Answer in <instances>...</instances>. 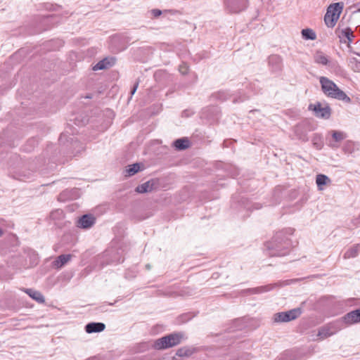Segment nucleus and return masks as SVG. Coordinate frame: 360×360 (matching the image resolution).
I'll return each instance as SVG.
<instances>
[{
    "instance_id": "obj_14",
    "label": "nucleus",
    "mask_w": 360,
    "mask_h": 360,
    "mask_svg": "<svg viewBox=\"0 0 360 360\" xmlns=\"http://www.w3.org/2000/svg\"><path fill=\"white\" fill-rule=\"evenodd\" d=\"M71 259L70 255H61L58 256L53 262V266L57 269H60L67 264Z\"/></svg>"
},
{
    "instance_id": "obj_12",
    "label": "nucleus",
    "mask_w": 360,
    "mask_h": 360,
    "mask_svg": "<svg viewBox=\"0 0 360 360\" xmlns=\"http://www.w3.org/2000/svg\"><path fill=\"white\" fill-rule=\"evenodd\" d=\"M143 169V165L141 163H134L125 169V176H131L136 174L138 172L141 171Z\"/></svg>"
},
{
    "instance_id": "obj_16",
    "label": "nucleus",
    "mask_w": 360,
    "mask_h": 360,
    "mask_svg": "<svg viewBox=\"0 0 360 360\" xmlns=\"http://www.w3.org/2000/svg\"><path fill=\"white\" fill-rule=\"evenodd\" d=\"M316 182L319 190H323L322 186L326 185L330 182V179L324 174H318Z\"/></svg>"
},
{
    "instance_id": "obj_15",
    "label": "nucleus",
    "mask_w": 360,
    "mask_h": 360,
    "mask_svg": "<svg viewBox=\"0 0 360 360\" xmlns=\"http://www.w3.org/2000/svg\"><path fill=\"white\" fill-rule=\"evenodd\" d=\"M360 252V244H355L350 247L344 254L345 259L356 257Z\"/></svg>"
},
{
    "instance_id": "obj_21",
    "label": "nucleus",
    "mask_w": 360,
    "mask_h": 360,
    "mask_svg": "<svg viewBox=\"0 0 360 360\" xmlns=\"http://www.w3.org/2000/svg\"><path fill=\"white\" fill-rule=\"evenodd\" d=\"M302 35L305 39L314 40L316 38V33L311 29H304L302 30Z\"/></svg>"
},
{
    "instance_id": "obj_23",
    "label": "nucleus",
    "mask_w": 360,
    "mask_h": 360,
    "mask_svg": "<svg viewBox=\"0 0 360 360\" xmlns=\"http://www.w3.org/2000/svg\"><path fill=\"white\" fill-rule=\"evenodd\" d=\"M332 136L336 142H340L346 138V134L342 131H333Z\"/></svg>"
},
{
    "instance_id": "obj_27",
    "label": "nucleus",
    "mask_w": 360,
    "mask_h": 360,
    "mask_svg": "<svg viewBox=\"0 0 360 360\" xmlns=\"http://www.w3.org/2000/svg\"><path fill=\"white\" fill-rule=\"evenodd\" d=\"M319 139V136H315L313 139V143L317 149H321L323 144L322 143H318L316 141Z\"/></svg>"
},
{
    "instance_id": "obj_36",
    "label": "nucleus",
    "mask_w": 360,
    "mask_h": 360,
    "mask_svg": "<svg viewBox=\"0 0 360 360\" xmlns=\"http://www.w3.org/2000/svg\"><path fill=\"white\" fill-rule=\"evenodd\" d=\"M358 11H359V12H360V8Z\"/></svg>"
},
{
    "instance_id": "obj_3",
    "label": "nucleus",
    "mask_w": 360,
    "mask_h": 360,
    "mask_svg": "<svg viewBox=\"0 0 360 360\" xmlns=\"http://www.w3.org/2000/svg\"><path fill=\"white\" fill-rule=\"evenodd\" d=\"M184 335L181 333H172L159 339V349H167L181 343Z\"/></svg>"
},
{
    "instance_id": "obj_17",
    "label": "nucleus",
    "mask_w": 360,
    "mask_h": 360,
    "mask_svg": "<svg viewBox=\"0 0 360 360\" xmlns=\"http://www.w3.org/2000/svg\"><path fill=\"white\" fill-rule=\"evenodd\" d=\"M153 189V184L150 181L138 186L136 188V191L140 193H144L151 191Z\"/></svg>"
},
{
    "instance_id": "obj_37",
    "label": "nucleus",
    "mask_w": 360,
    "mask_h": 360,
    "mask_svg": "<svg viewBox=\"0 0 360 360\" xmlns=\"http://www.w3.org/2000/svg\"><path fill=\"white\" fill-rule=\"evenodd\" d=\"M359 56H360V54H358Z\"/></svg>"
},
{
    "instance_id": "obj_32",
    "label": "nucleus",
    "mask_w": 360,
    "mask_h": 360,
    "mask_svg": "<svg viewBox=\"0 0 360 360\" xmlns=\"http://www.w3.org/2000/svg\"><path fill=\"white\" fill-rule=\"evenodd\" d=\"M3 235V230L0 229V237Z\"/></svg>"
},
{
    "instance_id": "obj_28",
    "label": "nucleus",
    "mask_w": 360,
    "mask_h": 360,
    "mask_svg": "<svg viewBox=\"0 0 360 360\" xmlns=\"http://www.w3.org/2000/svg\"><path fill=\"white\" fill-rule=\"evenodd\" d=\"M138 86H139V82H136V83L134 84V87L131 89V95H134L135 94V92H136L137 88H138Z\"/></svg>"
},
{
    "instance_id": "obj_19",
    "label": "nucleus",
    "mask_w": 360,
    "mask_h": 360,
    "mask_svg": "<svg viewBox=\"0 0 360 360\" xmlns=\"http://www.w3.org/2000/svg\"><path fill=\"white\" fill-rule=\"evenodd\" d=\"M334 334V332L331 331L328 327H322L319 330L317 336L320 338V340H323L328 337H330Z\"/></svg>"
},
{
    "instance_id": "obj_11",
    "label": "nucleus",
    "mask_w": 360,
    "mask_h": 360,
    "mask_svg": "<svg viewBox=\"0 0 360 360\" xmlns=\"http://www.w3.org/2000/svg\"><path fill=\"white\" fill-rule=\"evenodd\" d=\"M105 326L103 323H89L86 325L85 330L87 333H99L104 330Z\"/></svg>"
},
{
    "instance_id": "obj_8",
    "label": "nucleus",
    "mask_w": 360,
    "mask_h": 360,
    "mask_svg": "<svg viewBox=\"0 0 360 360\" xmlns=\"http://www.w3.org/2000/svg\"><path fill=\"white\" fill-rule=\"evenodd\" d=\"M342 320L347 325H352L360 322V308L346 314Z\"/></svg>"
},
{
    "instance_id": "obj_29",
    "label": "nucleus",
    "mask_w": 360,
    "mask_h": 360,
    "mask_svg": "<svg viewBox=\"0 0 360 360\" xmlns=\"http://www.w3.org/2000/svg\"><path fill=\"white\" fill-rule=\"evenodd\" d=\"M152 13L153 14V15L156 18L158 17V9H153L152 11Z\"/></svg>"
},
{
    "instance_id": "obj_34",
    "label": "nucleus",
    "mask_w": 360,
    "mask_h": 360,
    "mask_svg": "<svg viewBox=\"0 0 360 360\" xmlns=\"http://www.w3.org/2000/svg\"><path fill=\"white\" fill-rule=\"evenodd\" d=\"M86 98H91V96H86Z\"/></svg>"
},
{
    "instance_id": "obj_18",
    "label": "nucleus",
    "mask_w": 360,
    "mask_h": 360,
    "mask_svg": "<svg viewBox=\"0 0 360 360\" xmlns=\"http://www.w3.org/2000/svg\"><path fill=\"white\" fill-rule=\"evenodd\" d=\"M314 61L316 63L326 65L328 63L327 56L321 51H317L314 55Z\"/></svg>"
},
{
    "instance_id": "obj_25",
    "label": "nucleus",
    "mask_w": 360,
    "mask_h": 360,
    "mask_svg": "<svg viewBox=\"0 0 360 360\" xmlns=\"http://www.w3.org/2000/svg\"><path fill=\"white\" fill-rule=\"evenodd\" d=\"M271 289H272L271 286L266 285V286H261V287L255 288L252 289L251 290L253 293H262L264 292L269 291Z\"/></svg>"
},
{
    "instance_id": "obj_33",
    "label": "nucleus",
    "mask_w": 360,
    "mask_h": 360,
    "mask_svg": "<svg viewBox=\"0 0 360 360\" xmlns=\"http://www.w3.org/2000/svg\"><path fill=\"white\" fill-rule=\"evenodd\" d=\"M108 304L110 305V306H112V305L114 304V303L109 302V303H108Z\"/></svg>"
},
{
    "instance_id": "obj_35",
    "label": "nucleus",
    "mask_w": 360,
    "mask_h": 360,
    "mask_svg": "<svg viewBox=\"0 0 360 360\" xmlns=\"http://www.w3.org/2000/svg\"><path fill=\"white\" fill-rule=\"evenodd\" d=\"M146 267H147L148 269H149V268H150V265L147 264V265H146Z\"/></svg>"
},
{
    "instance_id": "obj_10",
    "label": "nucleus",
    "mask_w": 360,
    "mask_h": 360,
    "mask_svg": "<svg viewBox=\"0 0 360 360\" xmlns=\"http://www.w3.org/2000/svg\"><path fill=\"white\" fill-rule=\"evenodd\" d=\"M115 63V58H105L101 60H100L98 63H97L93 68L94 70H105L108 69L109 68H111L113 66Z\"/></svg>"
},
{
    "instance_id": "obj_26",
    "label": "nucleus",
    "mask_w": 360,
    "mask_h": 360,
    "mask_svg": "<svg viewBox=\"0 0 360 360\" xmlns=\"http://www.w3.org/2000/svg\"><path fill=\"white\" fill-rule=\"evenodd\" d=\"M179 70L182 75H186L188 72V66L186 63H183L179 67Z\"/></svg>"
},
{
    "instance_id": "obj_7",
    "label": "nucleus",
    "mask_w": 360,
    "mask_h": 360,
    "mask_svg": "<svg viewBox=\"0 0 360 360\" xmlns=\"http://www.w3.org/2000/svg\"><path fill=\"white\" fill-rule=\"evenodd\" d=\"M309 110H312L316 117L323 119H328L331 114V109L328 105L322 106L320 103L310 104Z\"/></svg>"
},
{
    "instance_id": "obj_9",
    "label": "nucleus",
    "mask_w": 360,
    "mask_h": 360,
    "mask_svg": "<svg viewBox=\"0 0 360 360\" xmlns=\"http://www.w3.org/2000/svg\"><path fill=\"white\" fill-rule=\"evenodd\" d=\"M96 222V218L91 214H84L77 221V226L82 229H89Z\"/></svg>"
},
{
    "instance_id": "obj_13",
    "label": "nucleus",
    "mask_w": 360,
    "mask_h": 360,
    "mask_svg": "<svg viewBox=\"0 0 360 360\" xmlns=\"http://www.w3.org/2000/svg\"><path fill=\"white\" fill-rule=\"evenodd\" d=\"M25 292L31 297L33 300L37 301L39 303H44L45 302L44 297L43 295L37 290H34L33 289H25Z\"/></svg>"
},
{
    "instance_id": "obj_4",
    "label": "nucleus",
    "mask_w": 360,
    "mask_h": 360,
    "mask_svg": "<svg viewBox=\"0 0 360 360\" xmlns=\"http://www.w3.org/2000/svg\"><path fill=\"white\" fill-rule=\"evenodd\" d=\"M225 10L230 13H238L248 6V0H224Z\"/></svg>"
},
{
    "instance_id": "obj_22",
    "label": "nucleus",
    "mask_w": 360,
    "mask_h": 360,
    "mask_svg": "<svg viewBox=\"0 0 360 360\" xmlns=\"http://www.w3.org/2000/svg\"><path fill=\"white\" fill-rule=\"evenodd\" d=\"M193 354V349L188 347H182L176 351V355L179 356H189Z\"/></svg>"
},
{
    "instance_id": "obj_31",
    "label": "nucleus",
    "mask_w": 360,
    "mask_h": 360,
    "mask_svg": "<svg viewBox=\"0 0 360 360\" xmlns=\"http://www.w3.org/2000/svg\"><path fill=\"white\" fill-rule=\"evenodd\" d=\"M158 13H159V17H160V16H161V15H162V11H160V10H159Z\"/></svg>"
},
{
    "instance_id": "obj_2",
    "label": "nucleus",
    "mask_w": 360,
    "mask_h": 360,
    "mask_svg": "<svg viewBox=\"0 0 360 360\" xmlns=\"http://www.w3.org/2000/svg\"><path fill=\"white\" fill-rule=\"evenodd\" d=\"M343 3L338 2L330 4L324 16V21L328 27H333L340 18L343 9Z\"/></svg>"
},
{
    "instance_id": "obj_24",
    "label": "nucleus",
    "mask_w": 360,
    "mask_h": 360,
    "mask_svg": "<svg viewBox=\"0 0 360 360\" xmlns=\"http://www.w3.org/2000/svg\"><path fill=\"white\" fill-rule=\"evenodd\" d=\"M342 35L347 39L348 43H351L352 41V39L354 37V35L350 28H346V29L343 30L342 31Z\"/></svg>"
},
{
    "instance_id": "obj_5",
    "label": "nucleus",
    "mask_w": 360,
    "mask_h": 360,
    "mask_svg": "<svg viewBox=\"0 0 360 360\" xmlns=\"http://www.w3.org/2000/svg\"><path fill=\"white\" fill-rule=\"evenodd\" d=\"M281 234H277L275 236L274 242L276 243L271 249L274 250V252H270L271 256H284L288 252V245L290 244L288 240H285L283 241L284 245H282L281 241H278L280 239ZM270 249V247L268 246Z\"/></svg>"
},
{
    "instance_id": "obj_1",
    "label": "nucleus",
    "mask_w": 360,
    "mask_h": 360,
    "mask_svg": "<svg viewBox=\"0 0 360 360\" xmlns=\"http://www.w3.org/2000/svg\"><path fill=\"white\" fill-rule=\"evenodd\" d=\"M319 82L321 89L328 97L345 101L347 103L351 102V98L330 79L326 77H321Z\"/></svg>"
},
{
    "instance_id": "obj_20",
    "label": "nucleus",
    "mask_w": 360,
    "mask_h": 360,
    "mask_svg": "<svg viewBox=\"0 0 360 360\" xmlns=\"http://www.w3.org/2000/svg\"><path fill=\"white\" fill-rule=\"evenodd\" d=\"M174 146L178 150H184L189 146V141L187 139H179L174 141Z\"/></svg>"
},
{
    "instance_id": "obj_30",
    "label": "nucleus",
    "mask_w": 360,
    "mask_h": 360,
    "mask_svg": "<svg viewBox=\"0 0 360 360\" xmlns=\"http://www.w3.org/2000/svg\"><path fill=\"white\" fill-rule=\"evenodd\" d=\"M274 59H276V60H277V59H279V58H278V57H277L276 56H271V57L270 58V61H271V60H274Z\"/></svg>"
},
{
    "instance_id": "obj_6",
    "label": "nucleus",
    "mask_w": 360,
    "mask_h": 360,
    "mask_svg": "<svg viewBox=\"0 0 360 360\" xmlns=\"http://www.w3.org/2000/svg\"><path fill=\"white\" fill-rule=\"evenodd\" d=\"M301 314V310L299 308L293 309L288 311L276 313L274 315L275 322H288L297 319Z\"/></svg>"
}]
</instances>
